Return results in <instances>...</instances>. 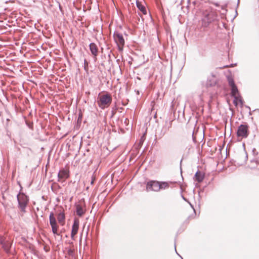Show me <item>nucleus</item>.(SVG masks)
Wrapping results in <instances>:
<instances>
[{
    "label": "nucleus",
    "mask_w": 259,
    "mask_h": 259,
    "mask_svg": "<svg viewBox=\"0 0 259 259\" xmlns=\"http://www.w3.org/2000/svg\"><path fill=\"white\" fill-rule=\"evenodd\" d=\"M171 184H172V183L171 182H162L161 183L160 182V189L164 190V189L168 188L169 187V185Z\"/></svg>",
    "instance_id": "nucleus-16"
},
{
    "label": "nucleus",
    "mask_w": 259,
    "mask_h": 259,
    "mask_svg": "<svg viewBox=\"0 0 259 259\" xmlns=\"http://www.w3.org/2000/svg\"><path fill=\"white\" fill-rule=\"evenodd\" d=\"M79 221L77 219L74 220L73 224L72 226V230L71 233V238L72 240H74L75 235L77 233L79 228Z\"/></svg>",
    "instance_id": "nucleus-9"
},
{
    "label": "nucleus",
    "mask_w": 259,
    "mask_h": 259,
    "mask_svg": "<svg viewBox=\"0 0 259 259\" xmlns=\"http://www.w3.org/2000/svg\"><path fill=\"white\" fill-rule=\"evenodd\" d=\"M215 5L216 6H218V5L217 4H215Z\"/></svg>",
    "instance_id": "nucleus-24"
},
{
    "label": "nucleus",
    "mask_w": 259,
    "mask_h": 259,
    "mask_svg": "<svg viewBox=\"0 0 259 259\" xmlns=\"http://www.w3.org/2000/svg\"><path fill=\"white\" fill-rule=\"evenodd\" d=\"M112 101V97L109 94H103L98 98L97 104L102 109L109 107Z\"/></svg>",
    "instance_id": "nucleus-2"
},
{
    "label": "nucleus",
    "mask_w": 259,
    "mask_h": 259,
    "mask_svg": "<svg viewBox=\"0 0 259 259\" xmlns=\"http://www.w3.org/2000/svg\"><path fill=\"white\" fill-rule=\"evenodd\" d=\"M234 97V104L237 106L239 103L242 104V101L241 99V97L240 95H237L236 96H233Z\"/></svg>",
    "instance_id": "nucleus-17"
},
{
    "label": "nucleus",
    "mask_w": 259,
    "mask_h": 259,
    "mask_svg": "<svg viewBox=\"0 0 259 259\" xmlns=\"http://www.w3.org/2000/svg\"><path fill=\"white\" fill-rule=\"evenodd\" d=\"M147 191H153L158 192L160 190V182L156 181H150L147 183Z\"/></svg>",
    "instance_id": "nucleus-8"
},
{
    "label": "nucleus",
    "mask_w": 259,
    "mask_h": 259,
    "mask_svg": "<svg viewBox=\"0 0 259 259\" xmlns=\"http://www.w3.org/2000/svg\"><path fill=\"white\" fill-rule=\"evenodd\" d=\"M248 135V126L245 124H241L238 126L237 136L238 138H246Z\"/></svg>",
    "instance_id": "nucleus-7"
},
{
    "label": "nucleus",
    "mask_w": 259,
    "mask_h": 259,
    "mask_svg": "<svg viewBox=\"0 0 259 259\" xmlns=\"http://www.w3.org/2000/svg\"><path fill=\"white\" fill-rule=\"evenodd\" d=\"M136 5L139 10L144 15L147 14L146 9L144 5H143L140 2L137 0Z\"/></svg>",
    "instance_id": "nucleus-12"
},
{
    "label": "nucleus",
    "mask_w": 259,
    "mask_h": 259,
    "mask_svg": "<svg viewBox=\"0 0 259 259\" xmlns=\"http://www.w3.org/2000/svg\"><path fill=\"white\" fill-rule=\"evenodd\" d=\"M182 1H181V3H180V5H182Z\"/></svg>",
    "instance_id": "nucleus-22"
},
{
    "label": "nucleus",
    "mask_w": 259,
    "mask_h": 259,
    "mask_svg": "<svg viewBox=\"0 0 259 259\" xmlns=\"http://www.w3.org/2000/svg\"><path fill=\"white\" fill-rule=\"evenodd\" d=\"M88 64H89V63H88V61L85 59H84V68L85 70H87L88 69Z\"/></svg>",
    "instance_id": "nucleus-21"
},
{
    "label": "nucleus",
    "mask_w": 259,
    "mask_h": 259,
    "mask_svg": "<svg viewBox=\"0 0 259 259\" xmlns=\"http://www.w3.org/2000/svg\"><path fill=\"white\" fill-rule=\"evenodd\" d=\"M113 37L115 42L118 46L119 51H122L125 44L124 39L122 34L117 31H115L113 34Z\"/></svg>",
    "instance_id": "nucleus-4"
},
{
    "label": "nucleus",
    "mask_w": 259,
    "mask_h": 259,
    "mask_svg": "<svg viewBox=\"0 0 259 259\" xmlns=\"http://www.w3.org/2000/svg\"><path fill=\"white\" fill-rule=\"evenodd\" d=\"M57 220L59 223L61 225H63L64 220H65V215L63 212H60L58 214L57 217Z\"/></svg>",
    "instance_id": "nucleus-15"
},
{
    "label": "nucleus",
    "mask_w": 259,
    "mask_h": 259,
    "mask_svg": "<svg viewBox=\"0 0 259 259\" xmlns=\"http://www.w3.org/2000/svg\"><path fill=\"white\" fill-rule=\"evenodd\" d=\"M248 156L245 151H241L236 156L235 163L239 166L245 164L247 161Z\"/></svg>",
    "instance_id": "nucleus-6"
},
{
    "label": "nucleus",
    "mask_w": 259,
    "mask_h": 259,
    "mask_svg": "<svg viewBox=\"0 0 259 259\" xmlns=\"http://www.w3.org/2000/svg\"><path fill=\"white\" fill-rule=\"evenodd\" d=\"M218 15L213 11H205L203 12V18L201 19V24L203 27H207L209 25L217 20Z\"/></svg>",
    "instance_id": "nucleus-1"
},
{
    "label": "nucleus",
    "mask_w": 259,
    "mask_h": 259,
    "mask_svg": "<svg viewBox=\"0 0 259 259\" xmlns=\"http://www.w3.org/2000/svg\"><path fill=\"white\" fill-rule=\"evenodd\" d=\"M17 200L19 208L23 212L25 211V207L28 202V198L26 195L23 193H19L17 195Z\"/></svg>",
    "instance_id": "nucleus-3"
},
{
    "label": "nucleus",
    "mask_w": 259,
    "mask_h": 259,
    "mask_svg": "<svg viewBox=\"0 0 259 259\" xmlns=\"http://www.w3.org/2000/svg\"><path fill=\"white\" fill-rule=\"evenodd\" d=\"M90 50L92 54L96 57L98 55V49L97 45L95 43H91L90 44Z\"/></svg>",
    "instance_id": "nucleus-11"
},
{
    "label": "nucleus",
    "mask_w": 259,
    "mask_h": 259,
    "mask_svg": "<svg viewBox=\"0 0 259 259\" xmlns=\"http://www.w3.org/2000/svg\"><path fill=\"white\" fill-rule=\"evenodd\" d=\"M231 88L232 96H236L237 95L239 94L238 89H237V87L236 86V85H234L233 87H231Z\"/></svg>",
    "instance_id": "nucleus-19"
},
{
    "label": "nucleus",
    "mask_w": 259,
    "mask_h": 259,
    "mask_svg": "<svg viewBox=\"0 0 259 259\" xmlns=\"http://www.w3.org/2000/svg\"><path fill=\"white\" fill-rule=\"evenodd\" d=\"M228 80L229 84L230 86V87L235 85L234 81L231 77H228Z\"/></svg>",
    "instance_id": "nucleus-20"
},
{
    "label": "nucleus",
    "mask_w": 259,
    "mask_h": 259,
    "mask_svg": "<svg viewBox=\"0 0 259 259\" xmlns=\"http://www.w3.org/2000/svg\"><path fill=\"white\" fill-rule=\"evenodd\" d=\"M91 183L93 184V180H92V182H91Z\"/></svg>",
    "instance_id": "nucleus-23"
},
{
    "label": "nucleus",
    "mask_w": 259,
    "mask_h": 259,
    "mask_svg": "<svg viewBox=\"0 0 259 259\" xmlns=\"http://www.w3.org/2000/svg\"><path fill=\"white\" fill-rule=\"evenodd\" d=\"M195 177L196 180L199 183L201 182L204 179V175L199 171L196 172Z\"/></svg>",
    "instance_id": "nucleus-14"
},
{
    "label": "nucleus",
    "mask_w": 259,
    "mask_h": 259,
    "mask_svg": "<svg viewBox=\"0 0 259 259\" xmlns=\"http://www.w3.org/2000/svg\"><path fill=\"white\" fill-rule=\"evenodd\" d=\"M1 244L3 245L4 249L5 250L6 252H8L11 247V244L8 242H4L3 241H1Z\"/></svg>",
    "instance_id": "nucleus-18"
},
{
    "label": "nucleus",
    "mask_w": 259,
    "mask_h": 259,
    "mask_svg": "<svg viewBox=\"0 0 259 259\" xmlns=\"http://www.w3.org/2000/svg\"><path fill=\"white\" fill-rule=\"evenodd\" d=\"M49 221L53 234L54 235L60 236V234L58 233L59 226L57 224L56 219L53 212H51L50 214Z\"/></svg>",
    "instance_id": "nucleus-5"
},
{
    "label": "nucleus",
    "mask_w": 259,
    "mask_h": 259,
    "mask_svg": "<svg viewBox=\"0 0 259 259\" xmlns=\"http://www.w3.org/2000/svg\"><path fill=\"white\" fill-rule=\"evenodd\" d=\"M58 177L59 179H66L69 177V171L67 168H63L61 169L58 174Z\"/></svg>",
    "instance_id": "nucleus-10"
},
{
    "label": "nucleus",
    "mask_w": 259,
    "mask_h": 259,
    "mask_svg": "<svg viewBox=\"0 0 259 259\" xmlns=\"http://www.w3.org/2000/svg\"><path fill=\"white\" fill-rule=\"evenodd\" d=\"M76 210L77 214L79 217L82 216L85 213V210L79 204L76 205Z\"/></svg>",
    "instance_id": "nucleus-13"
}]
</instances>
